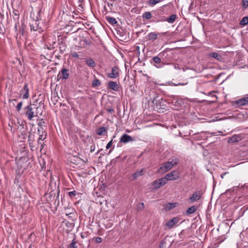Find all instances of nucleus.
Returning a JSON list of instances; mask_svg holds the SVG:
<instances>
[{
  "label": "nucleus",
  "instance_id": "nucleus-49",
  "mask_svg": "<svg viewBox=\"0 0 248 248\" xmlns=\"http://www.w3.org/2000/svg\"><path fill=\"white\" fill-rule=\"evenodd\" d=\"M164 103H165V102L164 100H163V99H161V101L160 102V101H159L158 104H157L156 106L157 107L159 106L160 107H161V104Z\"/></svg>",
  "mask_w": 248,
  "mask_h": 248
},
{
  "label": "nucleus",
  "instance_id": "nucleus-38",
  "mask_svg": "<svg viewBox=\"0 0 248 248\" xmlns=\"http://www.w3.org/2000/svg\"><path fill=\"white\" fill-rule=\"evenodd\" d=\"M77 192L75 190L70 191L68 192V195L69 197L71 198H73L74 197L76 196L77 194Z\"/></svg>",
  "mask_w": 248,
  "mask_h": 248
},
{
  "label": "nucleus",
  "instance_id": "nucleus-40",
  "mask_svg": "<svg viewBox=\"0 0 248 248\" xmlns=\"http://www.w3.org/2000/svg\"><path fill=\"white\" fill-rule=\"evenodd\" d=\"M15 27H14V29H15V31L16 32H18V28L17 27L19 26V21H15Z\"/></svg>",
  "mask_w": 248,
  "mask_h": 248
},
{
  "label": "nucleus",
  "instance_id": "nucleus-25",
  "mask_svg": "<svg viewBox=\"0 0 248 248\" xmlns=\"http://www.w3.org/2000/svg\"><path fill=\"white\" fill-rule=\"evenodd\" d=\"M197 209V208L195 206H192L189 207L186 211V214H192L195 213Z\"/></svg>",
  "mask_w": 248,
  "mask_h": 248
},
{
  "label": "nucleus",
  "instance_id": "nucleus-5",
  "mask_svg": "<svg viewBox=\"0 0 248 248\" xmlns=\"http://www.w3.org/2000/svg\"><path fill=\"white\" fill-rule=\"evenodd\" d=\"M162 57H160L158 55L157 56L153 57L151 60V63L158 68H162L165 64L164 61H162Z\"/></svg>",
  "mask_w": 248,
  "mask_h": 248
},
{
  "label": "nucleus",
  "instance_id": "nucleus-56",
  "mask_svg": "<svg viewBox=\"0 0 248 248\" xmlns=\"http://www.w3.org/2000/svg\"><path fill=\"white\" fill-rule=\"evenodd\" d=\"M243 187H246V188H248V184H245L244 185V186H243Z\"/></svg>",
  "mask_w": 248,
  "mask_h": 248
},
{
  "label": "nucleus",
  "instance_id": "nucleus-26",
  "mask_svg": "<svg viewBox=\"0 0 248 248\" xmlns=\"http://www.w3.org/2000/svg\"><path fill=\"white\" fill-rule=\"evenodd\" d=\"M86 62L88 66L91 67H94L95 66V62L92 59L87 60Z\"/></svg>",
  "mask_w": 248,
  "mask_h": 248
},
{
  "label": "nucleus",
  "instance_id": "nucleus-17",
  "mask_svg": "<svg viewBox=\"0 0 248 248\" xmlns=\"http://www.w3.org/2000/svg\"><path fill=\"white\" fill-rule=\"evenodd\" d=\"M107 128L101 127L96 130V134L100 136H104L107 134Z\"/></svg>",
  "mask_w": 248,
  "mask_h": 248
},
{
  "label": "nucleus",
  "instance_id": "nucleus-32",
  "mask_svg": "<svg viewBox=\"0 0 248 248\" xmlns=\"http://www.w3.org/2000/svg\"><path fill=\"white\" fill-rule=\"evenodd\" d=\"M109 24L112 25H118V22L116 19L113 17H109Z\"/></svg>",
  "mask_w": 248,
  "mask_h": 248
},
{
  "label": "nucleus",
  "instance_id": "nucleus-1",
  "mask_svg": "<svg viewBox=\"0 0 248 248\" xmlns=\"http://www.w3.org/2000/svg\"><path fill=\"white\" fill-rule=\"evenodd\" d=\"M24 113L29 121H31L33 118L38 117V114L41 115L43 110L40 107H36L35 105L32 107L29 105L24 108Z\"/></svg>",
  "mask_w": 248,
  "mask_h": 248
},
{
  "label": "nucleus",
  "instance_id": "nucleus-46",
  "mask_svg": "<svg viewBox=\"0 0 248 248\" xmlns=\"http://www.w3.org/2000/svg\"><path fill=\"white\" fill-rule=\"evenodd\" d=\"M71 55L73 57L75 58H78L79 57V55L76 52L72 53Z\"/></svg>",
  "mask_w": 248,
  "mask_h": 248
},
{
  "label": "nucleus",
  "instance_id": "nucleus-4",
  "mask_svg": "<svg viewBox=\"0 0 248 248\" xmlns=\"http://www.w3.org/2000/svg\"><path fill=\"white\" fill-rule=\"evenodd\" d=\"M121 74V70L117 65L111 66L109 69V78L112 79H120V76Z\"/></svg>",
  "mask_w": 248,
  "mask_h": 248
},
{
  "label": "nucleus",
  "instance_id": "nucleus-57",
  "mask_svg": "<svg viewBox=\"0 0 248 248\" xmlns=\"http://www.w3.org/2000/svg\"><path fill=\"white\" fill-rule=\"evenodd\" d=\"M41 140H39V139H38L37 140V142L38 143V144H41Z\"/></svg>",
  "mask_w": 248,
  "mask_h": 248
},
{
  "label": "nucleus",
  "instance_id": "nucleus-44",
  "mask_svg": "<svg viewBox=\"0 0 248 248\" xmlns=\"http://www.w3.org/2000/svg\"><path fill=\"white\" fill-rule=\"evenodd\" d=\"M166 243V242L164 240H163L160 243L158 248H164V245Z\"/></svg>",
  "mask_w": 248,
  "mask_h": 248
},
{
  "label": "nucleus",
  "instance_id": "nucleus-3",
  "mask_svg": "<svg viewBox=\"0 0 248 248\" xmlns=\"http://www.w3.org/2000/svg\"><path fill=\"white\" fill-rule=\"evenodd\" d=\"M158 55L162 57L163 60L165 64H168L174 59V53L172 52V49L170 48H166L164 51L159 53Z\"/></svg>",
  "mask_w": 248,
  "mask_h": 248
},
{
  "label": "nucleus",
  "instance_id": "nucleus-23",
  "mask_svg": "<svg viewBox=\"0 0 248 248\" xmlns=\"http://www.w3.org/2000/svg\"><path fill=\"white\" fill-rule=\"evenodd\" d=\"M176 15L175 14H172L170 16V17L166 19H163V20H166L170 23H173L176 18Z\"/></svg>",
  "mask_w": 248,
  "mask_h": 248
},
{
  "label": "nucleus",
  "instance_id": "nucleus-14",
  "mask_svg": "<svg viewBox=\"0 0 248 248\" xmlns=\"http://www.w3.org/2000/svg\"><path fill=\"white\" fill-rule=\"evenodd\" d=\"M179 221V219L178 217H173L172 219L169 220L166 223V226L169 227V229L172 228Z\"/></svg>",
  "mask_w": 248,
  "mask_h": 248
},
{
  "label": "nucleus",
  "instance_id": "nucleus-29",
  "mask_svg": "<svg viewBox=\"0 0 248 248\" xmlns=\"http://www.w3.org/2000/svg\"><path fill=\"white\" fill-rule=\"evenodd\" d=\"M142 17L146 19H150L152 17V15L150 12H145L143 14Z\"/></svg>",
  "mask_w": 248,
  "mask_h": 248
},
{
  "label": "nucleus",
  "instance_id": "nucleus-55",
  "mask_svg": "<svg viewBox=\"0 0 248 248\" xmlns=\"http://www.w3.org/2000/svg\"><path fill=\"white\" fill-rule=\"evenodd\" d=\"M174 68L176 69H180V68L178 66V65H175Z\"/></svg>",
  "mask_w": 248,
  "mask_h": 248
},
{
  "label": "nucleus",
  "instance_id": "nucleus-41",
  "mask_svg": "<svg viewBox=\"0 0 248 248\" xmlns=\"http://www.w3.org/2000/svg\"><path fill=\"white\" fill-rule=\"evenodd\" d=\"M93 239H95V242L96 243H100L102 242V239L100 237H95Z\"/></svg>",
  "mask_w": 248,
  "mask_h": 248
},
{
  "label": "nucleus",
  "instance_id": "nucleus-58",
  "mask_svg": "<svg viewBox=\"0 0 248 248\" xmlns=\"http://www.w3.org/2000/svg\"><path fill=\"white\" fill-rule=\"evenodd\" d=\"M40 145H41V150H42L43 148L44 144L41 143V144H40Z\"/></svg>",
  "mask_w": 248,
  "mask_h": 248
},
{
  "label": "nucleus",
  "instance_id": "nucleus-54",
  "mask_svg": "<svg viewBox=\"0 0 248 248\" xmlns=\"http://www.w3.org/2000/svg\"><path fill=\"white\" fill-rule=\"evenodd\" d=\"M103 202H105V204L106 205H107V204H108L107 200H105L103 201V202H101V204H102L103 203Z\"/></svg>",
  "mask_w": 248,
  "mask_h": 248
},
{
  "label": "nucleus",
  "instance_id": "nucleus-59",
  "mask_svg": "<svg viewBox=\"0 0 248 248\" xmlns=\"http://www.w3.org/2000/svg\"><path fill=\"white\" fill-rule=\"evenodd\" d=\"M106 149H108V147H109V146H108V143H107V144L106 145Z\"/></svg>",
  "mask_w": 248,
  "mask_h": 248
},
{
  "label": "nucleus",
  "instance_id": "nucleus-36",
  "mask_svg": "<svg viewBox=\"0 0 248 248\" xmlns=\"http://www.w3.org/2000/svg\"><path fill=\"white\" fill-rule=\"evenodd\" d=\"M22 105H23L22 102H20L19 103H18V104L17 105V106L16 107L17 111L19 112L21 110V109L22 108Z\"/></svg>",
  "mask_w": 248,
  "mask_h": 248
},
{
  "label": "nucleus",
  "instance_id": "nucleus-53",
  "mask_svg": "<svg viewBox=\"0 0 248 248\" xmlns=\"http://www.w3.org/2000/svg\"><path fill=\"white\" fill-rule=\"evenodd\" d=\"M19 32L20 33H21L22 34V35H23V34L24 31H23V28H22L21 29H19Z\"/></svg>",
  "mask_w": 248,
  "mask_h": 248
},
{
  "label": "nucleus",
  "instance_id": "nucleus-2",
  "mask_svg": "<svg viewBox=\"0 0 248 248\" xmlns=\"http://www.w3.org/2000/svg\"><path fill=\"white\" fill-rule=\"evenodd\" d=\"M179 161L177 157L173 158L171 160L164 162L158 170L159 173H164L170 170L174 166L176 165Z\"/></svg>",
  "mask_w": 248,
  "mask_h": 248
},
{
  "label": "nucleus",
  "instance_id": "nucleus-18",
  "mask_svg": "<svg viewBox=\"0 0 248 248\" xmlns=\"http://www.w3.org/2000/svg\"><path fill=\"white\" fill-rule=\"evenodd\" d=\"M158 33L152 32L149 33L147 36L146 38L148 40L154 41L157 38Z\"/></svg>",
  "mask_w": 248,
  "mask_h": 248
},
{
  "label": "nucleus",
  "instance_id": "nucleus-27",
  "mask_svg": "<svg viewBox=\"0 0 248 248\" xmlns=\"http://www.w3.org/2000/svg\"><path fill=\"white\" fill-rule=\"evenodd\" d=\"M77 243V241H76V238H74L68 246V248H78V246H76Z\"/></svg>",
  "mask_w": 248,
  "mask_h": 248
},
{
  "label": "nucleus",
  "instance_id": "nucleus-12",
  "mask_svg": "<svg viewBox=\"0 0 248 248\" xmlns=\"http://www.w3.org/2000/svg\"><path fill=\"white\" fill-rule=\"evenodd\" d=\"M171 104L174 106L173 109L178 110L184 104V100L182 98L174 99L172 101Z\"/></svg>",
  "mask_w": 248,
  "mask_h": 248
},
{
  "label": "nucleus",
  "instance_id": "nucleus-47",
  "mask_svg": "<svg viewBox=\"0 0 248 248\" xmlns=\"http://www.w3.org/2000/svg\"><path fill=\"white\" fill-rule=\"evenodd\" d=\"M234 189H235V186H233V187H232L231 188L227 190L226 191V193H227L228 192H232L234 191Z\"/></svg>",
  "mask_w": 248,
  "mask_h": 248
},
{
  "label": "nucleus",
  "instance_id": "nucleus-20",
  "mask_svg": "<svg viewBox=\"0 0 248 248\" xmlns=\"http://www.w3.org/2000/svg\"><path fill=\"white\" fill-rule=\"evenodd\" d=\"M20 13L18 10L13 9V17L15 21H19Z\"/></svg>",
  "mask_w": 248,
  "mask_h": 248
},
{
  "label": "nucleus",
  "instance_id": "nucleus-60",
  "mask_svg": "<svg viewBox=\"0 0 248 248\" xmlns=\"http://www.w3.org/2000/svg\"><path fill=\"white\" fill-rule=\"evenodd\" d=\"M109 112H111V111H113V110L112 109L109 108Z\"/></svg>",
  "mask_w": 248,
  "mask_h": 248
},
{
  "label": "nucleus",
  "instance_id": "nucleus-8",
  "mask_svg": "<svg viewBox=\"0 0 248 248\" xmlns=\"http://www.w3.org/2000/svg\"><path fill=\"white\" fill-rule=\"evenodd\" d=\"M70 75V72L68 69L66 68H62L60 72L57 76V78L59 80H66L68 78Z\"/></svg>",
  "mask_w": 248,
  "mask_h": 248
},
{
  "label": "nucleus",
  "instance_id": "nucleus-37",
  "mask_svg": "<svg viewBox=\"0 0 248 248\" xmlns=\"http://www.w3.org/2000/svg\"><path fill=\"white\" fill-rule=\"evenodd\" d=\"M31 138H32V137H31V134H30L29 136V139H28V141L29 142V145H30V146L31 147V148H33V140H31Z\"/></svg>",
  "mask_w": 248,
  "mask_h": 248
},
{
  "label": "nucleus",
  "instance_id": "nucleus-28",
  "mask_svg": "<svg viewBox=\"0 0 248 248\" xmlns=\"http://www.w3.org/2000/svg\"><path fill=\"white\" fill-rule=\"evenodd\" d=\"M248 24V16H245L242 18L240 22V24L241 25H246Z\"/></svg>",
  "mask_w": 248,
  "mask_h": 248
},
{
  "label": "nucleus",
  "instance_id": "nucleus-9",
  "mask_svg": "<svg viewBox=\"0 0 248 248\" xmlns=\"http://www.w3.org/2000/svg\"><path fill=\"white\" fill-rule=\"evenodd\" d=\"M244 137L245 136L243 134L234 135L229 138L228 142L229 143H234L241 140L244 138Z\"/></svg>",
  "mask_w": 248,
  "mask_h": 248
},
{
  "label": "nucleus",
  "instance_id": "nucleus-31",
  "mask_svg": "<svg viewBox=\"0 0 248 248\" xmlns=\"http://www.w3.org/2000/svg\"><path fill=\"white\" fill-rule=\"evenodd\" d=\"M160 1L161 0H149L148 1V4L151 6H154Z\"/></svg>",
  "mask_w": 248,
  "mask_h": 248
},
{
  "label": "nucleus",
  "instance_id": "nucleus-24",
  "mask_svg": "<svg viewBox=\"0 0 248 248\" xmlns=\"http://www.w3.org/2000/svg\"><path fill=\"white\" fill-rule=\"evenodd\" d=\"M176 203H168L165 205V210L167 211L170 210L176 206Z\"/></svg>",
  "mask_w": 248,
  "mask_h": 248
},
{
  "label": "nucleus",
  "instance_id": "nucleus-13",
  "mask_svg": "<svg viewBox=\"0 0 248 248\" xmlns=\"http://www.w3.org/2000/svg\"><path fill=\"white\" fill-rule=\"evenodd\" d=\"M133 140H134V139H133V138L132 137H131L130 136H129L127 134H124V135H123L122 136V137H121V138L120 139V141H119L118 144L120 143L123 142L124 143H127L130 141H133Z\"/></svg>",
  "mask_w": 248,
  "mask_h": 248
},
{
  "label": "nucleus",
  "instance_id": "nucleus-42",
  "mask_svg": "<svg viewBox=\"0 0 248 248\" xmlns=\"http://www.w3.org/2000/svg\"><path fill=\"white\" fill-rule=\"evenodd\" d=\"M83 1L84 0H78V6L81 8H83Z\"/></svg>",
  "mask_w": 248,
  "mask_h": 248
},
{
  "label": "nucleus",
  "instance_id": "nucleus-33",
  "mask_svg": "<svg viewBox=\"0 0 248 248\" xmlns=\"http://www.w3.org/2000/svg\"><path fill=\"white\" fill-rule=\"evenodd\" d=\"M100 85V82L97 79H94V80H93V81L92 82V86L93 87H97V86H99Z\"/></svg>",
  "mask_w": 248,
  "mask_h": 248
},
{
  "label": "nucleus",
  "instance_id": "nucleus-7",
  "mask_svg": "<svg viewBox=\"0 0 248 248\" xmlns=\"http://www.w3.org/2000/svg\"><path fill=\"white\" fill-rule=\"evenodd\" d=\"M121 87L120 79H116L115 81L109 80V90L118 92L120 91Z\"/></svg>",
  "mask_w": 248,
  "mask_h": 248
},
{
  "label": "nucleus",
  "instance_id": "nucleus-19",
  "mask_svg": "<svg viewBox=\"0 0 248 248\" xmlns=\"http://www.w3.org/2000/svg\"><path fill=\"white\" fill-rule=\"evenodd\" d=\"M238 106H243L245 105L248 106V97H244L239 99L237 101Z\"/></svg>",
  "mask_w": 248,
  "mask_h": 248
},
{
  "label": "nucleus",
  "instance_id": "nucleus-43",
  "mask_svg": "<svg viewBox=\"0 0 248 248\" xmlns=\"http://www.w3.org/2000/svg\"><path fill=\"white\" fill-rule=\"evenodd\" d=\"M45 128V127H44V126L38 127L37 132L38 133H40L41 132H42V131H46V129Z\"/></svg>",
  "mask_w": 248,
  "mask_h": 248
},
{
  "label": "nucleus",
  "instance_id": "nucleus-16",
  "mask_svg": "<svg viewBox=\"0 0 248 248\" xmlns=\"http://www.w3.org/2000/svg\"><path fill=\"white\" fill-rule=\"evenodd\" d=\"M31 30L33 31H38L39 32L43 31L41 27L39 26L38 21H35L34 24L31 25Z\"/></svg>",
  "mask_w": 248,
  "mask_h": 248
},
{
  "label": "nucleus",
  "instance_id": "nucleus-48",
  "mask_svg": "<svg viewBox=\"0 0 248 248\" xmlns=\"http://www.w3.org/2000/svg\"><path fill=\"white\" fill-rule=\"evenodd\" d=\"M38 134L39 135V136L41 135H42L43 136V135H45L46 136H47V133H46V131H44L41 132L40 133H38Z\"/></svg>",
  "mask_w": 248,
  "mask_h": 248
},
{
  "label": "nucleus",
  "instance_id": "nucleus-10",
  "mask_svg": "<svg viewBox=\"0 0 248 248\" xmlns=\"http://www.w3.org/2000/svg\"><path fill=\"white\" fill-rule=\"evenodd\" d=\"M20 93L21 95H22V98L23 99H27L30 97L29 88L28 83L24 84L22 89L20 91Z\"/></svg>",
  "mask_w": 248,
  "mask_h": 248
},
{
  "label": "nucleus",
  "instance_id": "nucleus-35",
  "mask_svg": "<svg viewBox=\"0 0 248 248\" xmlns=\"http://www.w3.org/2000/svg\"><path fill=\"white\" fill-rule=\"evenodd\" d=\"M103 14L105 16V18L108 22V16H107V10L106 7L104 6V10L102 11Z\"/></svg>",
  "mask_w": 248,
  "mask_h": 248
},
{
  "label": "nucleus",
  "instance_id": "nucleus-11",
  "mask_svg": "<svg viewBox=\"0 0 248 248\" xmlns=\"http://www.w3.org/2000/svg\"><path fill=\"white\" fill-rule=\"evenodd\" d=\"M167 183L164 178H161L158 180L155 181L153 182L152 185L154 188L157 189Z\"/></svg>",
  "mask_w": 248,
  "mask_h": 248
},
{
  "label": "nucleus",
  "instance_id": "nucleus-34",
  "mask_svg": "<svg viewBox=\"0 0 248 248\" xmlns=\"http://www.w3.org/2000/svg\"><path fill=\"white\" fill-rule=\"evenodd\" d=\"M242 5L244 9H247L248 7V0H242Z\"/></svg>",
  "mask_w": 248,
  "mask_h": 248
},
{
  "label": "nucleus",
  "instance_id": "nucleus-39",
  "mask_svg": "<svg viewBox=\"0 0 248 248\" xmlns=\"http://www.w3.org/2000/svg\"><path fill=\"white\" fill-rule=\"evenodd\" d=\"M144 203H143V202L139 203L137 206V209L138 210H142L144 209Z\"/></svg>",
  "mask_w": 248,
  "mask_h": 248
},
{
  "label": "nucleus",
  "instance_id": "nucleus-61",
  "mask_svg": "<svg viewBox=\"0 0 248 248\" xmlns=\"http://www.w3.org/2000/svg\"><path fill=\"white\" fill-rule=\"evenodd\" d=\"M165 106V105H164V103H162V104H161V107H162V106Z\"/></svg>",
  "mask_w": 248,
  "mask_h": 248
},
{
  "label": "nucleus",
  "instance_id": "nucleus-22",
  "mask_svg": "<svg viewBox=\"0 0 248 248\" xmlns=\"http://www.w3.org/2000/svg\"><path fill=\"white\" fill-rule=\"evenodd\" d=\"M209 56L213 57L218 61H221L222 57L217 52H213L209 54Z\"/></svg>",
  "mask_w": 248,
  "mask_h": 248
},
{
  "label": "nucleus",
  "instance_id": "nucleus-45",
  "mask_svg": "<svg viewBox=\"0 0 248 248\" xmlns=\"http://www.w3.org/2000/svg\"><path fill=\"white\" fill-rule=\"evenodd\" d=\"M39 136V137L38 138L39 140H44L46 138V136L44 135H43V136L42 135H41Z\"/></svg>",
  "mask_w": 248,
  "mask_h": 248
},
{
  "label": "nucleus",
  "instance_id": "nucleus-30",
  "mask_svg": "<svg viewBox=\"0 0 248 248\" xmlns=\"http://www.w3.org/2000/svg\"><path fill=\"white\" fill-rule=\"evenodd\" d=\"M37 124L38 125V127H42V126H44L45 127H46V123L45 121H44L43 120V119L38 120V122H37Z\"/></svg>",
  "mask_w": 248,
  "mask_h": 248
},
{
  "label": "nucleus",
  "instance_id": "nucleus-50",
  "mask_svg": "<svg viewBox=\"0 0 248 248\" xmlns=\"http://www.w3.org/2000/svg\"><path fill=\"white\" fill-rule=\"evenodd\" d=\"M115 138V136L113 137V138L112 139V140L109 141V148H110L111 146V144L113 142H115V140H114V139Z\"/></svg>",
  "mask_w": 248,
  "mask_h": 248
},
{
  "label": "nucleus",
  "instance_id": "nucleus-52",
  "mask_svg": "<svg viewBox=\"0 0 248 248\" xmlns=\"http://www.w3.org/2000/svg\"><path fill=\"white\" fill-rule=\"evenodd\" d=\"M187 83H178V84H175V86H178V85H186Z\"/></svg>",
  "mask_w": 248,
  "mask_h": 248
},
{
  "label": "nucleus",
  "instance_id": "nucleus-62",
  "mask_svg": "<svg viewBox=\"0 0 248 248\" xmlns=\"http://www.w3.org/2000/svg\"><path fill=\"white\" fill-rule=\"evenodd\" d=\"M13 101H16V99H13Z\"/></svg>",
  "mask_w": 248,
  "mask_h": 248
},
{
  "label": "nucleus",
  "instance_id": "nucleus-21",
  "mask_svg": "<svg viewBox=\"0 0 248 248\" xmlns=\"http://www.w3.org/2000/svg\"><path fill=\"white\" fill-rule=\"evenodd\" d=\"M144 174L143 170H138L137 171L134 173L132 175L133 180L137 179L138 177Z\"/></svg>",
  "mask_w": 248,
  "mask_h": 248
},
{
  "label": "nucleus",
  "instance_id": "nucleus-6",
  "mask_svg": "<svg viewBox=\"0 0 248 248\" xmlns=\"http://www.w3.org/2000/svg\"><path fill=\"white\" fill-rule=\"evenodd\" d=\"M164 178L167 182L168 181L178 180L180 178V175L178 171L175 170L168 173Z\"/></svg>",
  "mask_w": 248,
  "mask_h": 248
},
{
  "label": "nucleus",
  "instance_id": "nucleus-51",
  "mask_svg": "<svg viewBox=\"0 0 248 248\" xmlns=\"http://www.w3.org/2000/svg\"><path fill=\"white\" fill-rule=\"evenodd\" d=\"M229 173V172H225L224 173H223L221 175V178H223L224 176L227 174H228Z\"/></svg>",
  "mask_w": 248,
  "mask_h": 248
},
{
  "label": "nucleus",
  "instance_id": "nucleus-15",
  "mask_svg": "<svg viewBox=\"0 0 248 248\" xmlns=\"http://www.w3.org/2000/svg\"><path fill=\"white\" fill-rule=\"evenodd\" d=\"M202 196V193L200 191L194 192L191 197L189 198L191 202H193L199 200Z\"/></svg>",
  "mask_w": 248,
  "mask_h": 248
}]
</instances>
